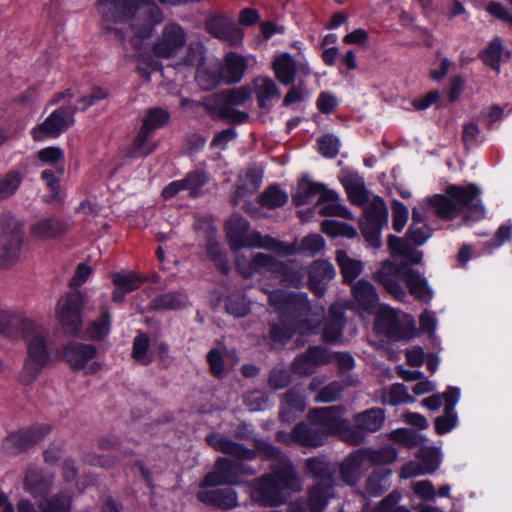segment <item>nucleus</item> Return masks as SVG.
<instances>
[{
  "instance_id": "nucleus-1",
  "label": "nucleus",
  "mask_w": 512,
  "mask_h": 512,
  "mask_svg": "<svg viewBox=\"0 0 512 512\" xmlns=\"http://www.w3.org/2000/svg\"><path fill=\"white\" fill-rule=\"evenodd\" d=\"M98 5L105 19L127 26L128 35L118 28L110 31L123 45L128 38L135 51L142 50L144 41L164 19L161 9L152 0H99Z\"/></svg>"
},
{
  "instance_id": "nucleus-2",
  "label": "nucleus",
  "mask_w": 512,
  "mask_h": 512,
  "mask_svg": "<svg viewBox=\"0 0 512 512\" xmlns=\"http://www.w3.org/2000/svg\"><path fill=\"white\" fill-rule=\"evenodd\" d=\"M303 483L289 459L274 464L269 473L251 483V498L264 507H277L287 502L293 493L302 490Z\"/></svg>"
},
{
  "instance_id": "nucleus-3",
  "label": "nucleus",
  "mask_w": 512,
  "mask_h": 512,
  "mask_svg": "<svg viewBox=\"0 0 512 512\" xmlns=\"http://www.w3.org/2000/svg\"><path fill=\"white\" fill-rule=\"evenodd\" d=\"M27 356L24 360L20 381L30 385L49 364L55 350V342L50 331L36 322L23 337Z\"/></svg>"
},
{
  "instance_id": "nucleus-4",
  "label": "nucleus",
  "mask_w": 512,
  "mask_h": 512,
  "mask_svg": "<svg viewBox=\"0 0 512 512\" xmlns=\"http://www.w3.org/2000/svg\"><path fill=\"white\" fill-rule=\"evenodd\" d=\"M253 90L244 85L237 88L224 89L204 97V108L212 119L224 120L231 124H242L249 121V114L237 110L251 101Z\"/></svg>"
},
{
  "instance_id": "nucleus-5",
  "label": "nucleus",
  "mask_w": 512,
  "mask_h": 512,
  "mask_svg": "<svg viewBox=\"0 0 512 512\" xmlns=\"http://www.w3.org/2000/svg\"><path fill=\"white\" fill-rule=\"evenodd\" d=\"M225 229L229 246L233 251H238L243 247H259L283 250L286 254H293L295 252L293 246H287L270 236H262L257 231L247 234L249 224L243 217L238 215L230 217L226 222Z\"/></svg>"
},
{
  "instance_id": "nucleus-6",
  "label": "nucleus",
  "mask_w": 512,
  "mask_h": 512,
  "mask_svg": "<svg viewBox=\"0 0 512 512\" xmlns=\"http://www.w3.org/2000/svg\"><path fill=\"white\" fill-rule=\"evenodd\" d=\"M23 242V224L13 215H3L0 233V268H10L19 260Z\"/></svg>"
},
{
  "instance_id": "nucleus-7",
  "label": "nucleus",
  "mask_w": 512,
  "mask_h": 512,
  "mask_svg": "<svg viewBox=\"0 0 512 512\" xmlns=\"http://www.w3.org/2000/svg\"><path fill=\"white\" fill-rule=\"evenodd\" d=\"M87 301L88 296L80 290H72L58 301L56 315L65 334H79L82 327V310Z\"/></svg>"
},
{
  "instance_id": "nucleus-8",
  "label": "nucleus",
  "mask_w": 512,
  "mask_h": 512,
  "mask_svg": "<svg viewBox=\"0 0 512 512\" xmlns=\"http://www.w3.org/2000/svg\"><path fill=\"white\" fill-rule=\"evenodd\" d=\"M269 304L279 313L280 321L290 322L298 327L299 320L309 312L306 296L275 290L269 294Z\"/></svg>"
},
{
  "instance_id": "nucleus-9",
  "label": "nucleus",
  "mask_w": 512,
  "mask_h": 512,
  "mask_svg": "<svg viewBox=\"0 0 512 512\" xmlns=\"http://www.w3.org/2000/svg\"><path fill=\"white\" fill-rule=\"evenodd\" d=\"M186 42V32L178 23H166L153 43V55L162 59L175 58L183 50Z\"/></svg>"
},
{
  "instance_id": "nucleus-10",
  "label": "nucleus",
  "mask_w": 512,
  "mask_h": 512,
  "mask_svg": "<svg viewBox=\"0 0 512 512\" xmlns=\"http://www.w3.org/2000/svg\"><path fill=\"white\" fill-rule=\"evenodd\" d=\"M388 210L383 199L375 197L364 209V220L361 222V232L365 240L373 247L381 245L380 231L387 224Z\"/></svg>"
},
{
  "instance_id": "nucleus-11",
  "label": "nucleus",
  "mask_w": 512,
  "mask_h": 512,
  "mask_svg": "<svg viewBox=\"0 0 512 512\" xmlns=\"http://www.w3.org/2000/svg\"><path fill=\"white\" fill-rule=\"evenodd\" d=\"M51 428L46 424H36L26 429L10 433L2 442L6 455H18L42 441Z\"/></svg>"
},
{
  "instance_id": "nucleus-12",
  "label": "nucleus",
  "mask_w": 512,
  "mask_h": 512,
  "mask_svg": "<svg viewBox=\"0 0 512 512\" xmlns=\"http://www.w3.org/2000/svg\"><path fill=\"white\" fill-rule=\"evenodd\" d=\"M376 325L379 330L393 341L410 338L413 330V322L409 319L408 315L390 307L380 309Z\"/></svg>"
},
{
  "instance_id": "nucleus-13",
  "label": "nucleus",
  "mask_w": 512,
  "mask_h": 512,
  "mask_svg": "<svg viewBox=\"0 0 512 512\" xmlns=\"http://www.w3.org/2000/svg\"><path fill=\"white\" fill-rule=\"evenodd\" d=\"M407 265L385 260L381 267L373 274V279L378 282L384 290L398 301H404L407 293L401 285L405 280Z\"/></svg>"
},
{
  "instance_id": "nucleus-14",
  "label": "nucleus",
  "mask_w": 512,
  "mask_h": 512,
  "mask_svg": "<svg viewBox=\"0 0 512 512\" xmlns=\"http://www.w3.org/2000/svg\"><path fill=\"white\" fill-rule=\"evenodd\" d=\"M75 106L60 107L52 112L43 123L32 131L33 139L42 140L44 137H58L75 123Z\"/></svg>"
},
{
  "instance_id": "nucleus-15",
  "label": "nucleus",
  "mask_w": 512,
  "mask_h": 512,
  "mask_svg": "<svg viewBox=\"0 0 512 512\" xmlns=\"http://www.w3.org/2000/svg\"><path fill=\"white\" fill-rule=\"evenodd\" d=\"M343 412L342 406L314 408L309 412L308 419L319 427L327 438L329 435L338 434L339 430L345 427V419L341 416Z\"/></svg>"
},
{
  "instance_id": "nucleus-16",
  "label": "nucleus",
  "mask_w": 512,
  "mask_h": 512,
  "mask_svg": "<svg viewBox=\"0 0 512 512\" xmlns=\"http://www.w3.org/2000/svg\"><path fill=\"white\" fill-rule=\"evenodd\" d=\"M331 362L332 354L326 348L313 346L298 355L292 362L291 368L298 375L309 376L315 372L318 366Z\"/></svg>"
},
{
  "instance_id": "nucleus-17",
  "label": "nucleus",
  "mask_w": 512,
  "mask_h": 512,
  "mask_svg": "<svg viewBox=\"0 0 512 512\" xmlns=\"http://www.w3.org/2000/svg\"><path fill=\"white\" fill-rule=\"evenodd\" d=\"M205 28L208 33L231 46H237L243 39L242 30L228 17L212 15L207 18Z\"/></svg>"
},
{
  "instance_id": "nucleus-18",
  "label": "nucleus",
  "mask_w": 512,
  "mask_h": 512,
  "mask_svg": "<svg viewBox=\"0 0 512 512\" xmlns=\"http://www.w3.org/2000/svg\"><path fill=\"white\" fill-rule=\"evenodd\" d=\"M445 192L454 201L457 214L462 212L464 209L479 212L481 214L483 213V207L478 200L480 190L476 185H449L446 187Z\"/></svg>"
},
{
  "instance_id": "nucleus-19",
  "label": "nucleus",
  "mask_w": 512,
  "mask_h": 512,
  "mask_svg": "<svg viewBox=\"0 0 512 512\" xmlns=\"http://www.w3.org/2000/svg\"><path fill=\"white\" fill-rule=\"evenodd\" d=\"M418 462H410L403 466L402 476L411 477L418 474L433 473L440 463L439 450L432 447H422L417 453Z\"/></svg>"
},
{
  "instance_id": "nucleus-20",
  "label": "nucleus",
  "mask_w": 512,
  "mask_h": 512,
  "mask_svg": "<svg viewBox=\"0 0 512 512\" xmlns=\"http://www.w3.org/2000/svg\"><path fill=\"white\" fill-rule=\"evenodd\" d=\"M23 485L34 497L45 498L51 491L53 476L43 473L40 468L31 464L26 469Z\"/></svg>"
},
{
  "instance_id": "nucleus-21",
  "label": "nucleus",
  "mask_w": 512,
  "mask_h": 512,
  "mask_svg": "<svg viewBox=\"0 0 512 512\" xmlns=\"http://www.w3.org/2000/svg\"><path fill=\"white\" fill-rule=\"evenodd\" d=\"M335 269L327 260H315L308 269V284L316 295H322L325 285L335 277Z\"/></svg>"
},
{
  "instance_id": "nucleus-22",
  "label": "nucleus",
  "mask_w": 512,
  "mask_h": 512,
  "mask_svg": "<svg viewBox=\"0 0 512 512\" xmlns=\"http://www.w3.org/2000/svg\"><path fill=\"white\" fill-rule=\"evenodd\" d=\"M351 293L357 306L367 313H373L378 305L379 296L375 286L365 279L351 284Z\"/></svg>"
},
{
  "instance_id": "nucleus-23",
  "label": "nucleus",
  "mask_w": 512,
  "mask_h": 512,
  "mask_svg": "<svg viewBox=\"0 0 512 512\" xmlns=\"http://www.w3.org/2000/svg\"><path fill=\"white\" fill-rule=\"evenodd\" d=\"M207 442L215 450L235 457L236 459L252 460L256 457V451L246 448L243 444L229 440L218 434H210L206 438Z\"/></svg>"
},
{
  "instance_id": "nucleus-24",
  "label": "nucleus",
  "mask_w": 512,
  "mask_h": 512,
  "mask_svg": "<svg viewBox=\"0 0 512 512\" xmlns=\"http://www.w3.org/2000/svg\"><path fill=\"white\" fill-rule=\"evenodd\" d=\"M246 69V58L237 53L230 52L226 55L224 63L219 70L220 78L225 84H236L241 81Z\"/></svg>"
},
{
  "instance_id": "nucleus-25",
  "label": "nucleus",
  "mask_w": 512,
  "mask_h": 512,
  "mask_svg": "<svg viewBox=\"0 0 512 512\" xmlns=\"http://www.w3.org/2000/svg\"><path fill=\"white\" fill-rule=\"evenodd\" d=\"M196 497L206 505L224 510L232 509L238 505L237 494L230 488L200 491Z\"/></svg>"
},
{
  "instance_id": "nucleus-26",
  "label": "nucleus",
  "mask_w": 512,
  "mask_h": 512,
  "mask_svg": "<svg viewBox=\"0 0 512 512\" xmlns=\"http://www.w3.org/2000/svg\"><path fill=\"white\" fill-rule=\"evenodd\" d=\"M97 349L92 344L72 342L64 350V358L74 370L84 368L85 364L96 356Z\"/></svg>"
},
{
  "instance_id": "nucleus-27",
  "label": "nucleus",
  "mask_w": 512,
  "mask_h": 512,
  "mask_svg": "<svg viewBox=\"0 0 512 512\" xmlns=\"http://www.w3.org/2000/svg\"><path fill=\"white\" fill-rule=\"evenodd\" d=\"M67 230L68 225L64 221L48 217L34 223L31 227V234L38 239L50 240L62 237Z\"/></svg>"
},
{
  "instance_id": "nucleus-28",
  "label": "nucleus",
  "mask_w": 512,
  "mask_h": 512,
  "mask_svg": "<svg viewBox=\"0 0 512 512\" xmlns=\"http://www.w3.org/2000/svg\"><path fill=\"white\" fill-rule=\"evenodd\" d=\"M404 282L409 294L416 300L428 303L432 299L433 292L427 280L417 270L407 267Z\"/></svg>"
},
{
  "instance_id": "nucleus-29",
  "label": "nucleus",
  "mask_w": 512,
  "mask_h": 512,
  "mask_svg": "<svg viewBox=\"0 0 512 512\" xmlns=\"http://www.w3.org/2000/svg\"><path fill=\"white\" fill-rule=\"evenodd\" d=\"M305 468L321 484H336V467L320 457L309 458Z\"/></svg>"
},
{
  "instance_id": "nucleus-30",
  "label": "nucleus",
  "mask_w": 512,
  "mask_h": 512,
  "mask_svg": "<svg viewBox=\"0 0 512 512\" xmlns=\"http://www.w3.org/2000/svg\"><path fill=\"white\" fill-rule=\"evenodd\" d=\"M388 247L393 256H400L404 260L398 264H405L407 267L413 264H419L422 260V253L416 250L405 239L390 235L388 238Z\"/></svg>"
},
{
  "instance_id": "nucleus-31",
  "label": "nucleus",
  "mask_w": 512,
  "mask_h": 512,
  "mask_svg": "<svg viewBox=\"0 0 512 512\" xmlns=\"http://www.w3.org/2000/svg\"><path fill=\"white\" fill-rule=\"evenodd\" d=\"M344 312L340 306L332 305L324 323L322 339L326 343H334L342 336Z\"/></svg>"
},
{
  "instance_id": "nucleus-32",
  "label": "nucleus",
  "mask_w": 512,
  "mask_h": 512,
  "mask_svg": "<svg viewBox=\"0 0 512 512\" xmlns=\"http://www.w3.org/2000/svg\"><path fill=\"white\" fill-rule=\"evenodd\" d=\"M292 436L296 442L307 447L321 446L326 439L319 427L311 422L297 424L292 431Z\"/></svg>"
},
{
  "instance_id": "nucleus-33",
  "label": "nucleus",
  "mask_w": 512,
  "mask_h": 512,
  "mask_svg": "<svg viewBox=\"0 0 512 512\" xmlns=\"http://www.w3.org/2000/svg\"><path fill=\"white\" fill-rule=\"evenodd\" d=\"M252 84V90L255 92L259 107L268 111L267 101L280 98V89L271 78L266 76L256 77L253 79Z\"/></svg>"
},
{
  "instance_id": "nucleus-34",
  "label": "nucleus",
  "mask_w": 512,
  "mask_h": 512,
  "mask_svg": "<svg viewBox=\"0 0 512 512\" xmlns=\"http://www.w3.org/2000/svg\"><path fill=\"white\" fill-rule=\"evenodd\" d=\"M241 261L242 258H238L236 260V267L240 274L245 278H249L253 272L260 274L270 272L274 274L279 263V260L264 253H257L249 263V268L242 269Z\"/></svg>"
},
{
  "instance_id": "nucleus-35",
  "label": "nucleus",
  "mask_w": 512,
  "mask_h": 512,
  "mask_svg": "<svg viewBox=\"0 0 512 512\" xmlns=\"http://www.w3.org/2000/svg\"><path fill=\"white\" fill-rule=\"evenodd\" d=\"M35 323L36 321L24 317L21 314L8 311L6 321H4L2 335L10 339H23Z\"/></svg>"
},
{
  "instance_id": "nucleus-36",
  "label": "nucleus",
  "mask_w": 512,
  "mask_h": 512,
  "mask_svg": "<svg viewBox=\"0 0 512 512\" xmlns=\"http://www.w3.org/2000/svg\"><path fill=\"white\" fill-rule=\"evenodd\" d=\"M365 462L360 449L350 454L339 468L342 481L350 486L355 485L359 479L361 467Z\"/></svg>"
},
{
  "instance_id": "nucleus-37",
  "label": "nucleus",
  "mask_w": 512,
  "mask_h": 512,
  "mask_svg": "<svg viewBox=\"0 0 512 512\" xmlns=\"http://www.w3.org/2000/svg\"><path fill=\"white\" fill-rule=\"evenodd\" d=\"M335 259L340 268L343 282L349 285L353 284L355 279L362 273L363 262L350 257L345 250H337Z\"/></svg>"
},
{
  "instance_id": "nucleus-38",
  "label": "nucleus",
  "mask_w": 512,
  "mask_h": 512,
  "mask_svg": "<svg viewBox=\"0 0 512 512\" xmlns=\"http://www.w3.org/2000/svg\"><path fill=\"white\" fill-rule=\"evenodd\" d=\"M335 484L314 483L308 489V501L312 512H323L329 500L334 497Z\"/></svg>"
},
{
  "instance_id": "nucleus-39",
  "label": "nucleus",
  "mask_w": 512,
  "mask_h": 512,
  "mask_svg": "<svg viewBox=\"0 0 512 512\" xmlns=\"http://www.w3.org/2000/svg\"><path fill=\"white\" fill-rule=\"evenodd\" d=\"M385 420L384 411L380 408H372L354 416L355 426L361 431L373 433L378 431Z\"/></svg>"
},
{
  "instance_id": "nucleus-40",
  "label": "nucleus",
  "mask_w": 512,
  "mask_h": 512,
  "mask_svg": "<svg viewBox=\"0 0 512 512\" xmlns=\"http://www.w3.org/2000/svg\"><path fill=\"white\" fill-rule=\"evenodd\" d=\"M149 136L150 133L141 127L132 144L125 150L124 157L139 158L151 154L156 149L157 144Z\"/></svg>"
},
{
  "instance_id": "nucleus-41",
  "label": "nucleus",
  "mask_w": 512,
  "mask_h": 512,
  "mask_svg": "<svg viewBox=\"0 0 512 512\" xmlns=\"http://www.w3.org/2000/svg\"><path fill=\"white\" fill-rule=\"evenodd\" d=\"M276 78L283 85H291L297 74V63L289 54H282L273 62Z\"/></svg>"
},
{
  "instance_id": "nucleus-42",
  "label": "nucleus",
  "mask_w": 512,
  "mask_h": 512,
  "mask_svg": "<svg viewBox=\"0 0 512 512\" xmlns=\"http://www.w3.org/2000/svg\"><path fill=\"white\" fill-rule=\"evenodd\" d=\"M215 468L222 477V482L227 485H235L239 481V475L243 473L254 474V471H246L243 464L230 460L228 458H219L215 463Z\"/></svg>"
},
{
  "instance_id": "nucleus-43",
  "label": "nucleus",
  "mask_w": 512,
  "mask_h": 512,
  "mask_svg": "<svg viewBox=\"0 0 512 512\" xmlns=\"http://www.w3.org/2000/svg\"><path fill=\"white\" fill-rule=\"evenodd\" d=\"M286 286L299 287L304 278V271L294 261H279L274 273Z\"/></svg>"
},
{
  "instance_id": "nucleus-44",
  "label": "nucleus",
  "mask_w": 512,
  "mask_h": 512,
  "mask_svg": "<svg viewBox=\"0 0 512 512\" xmlns=\"http://www.w3.org/2000/svg\"><path fill=\"white\" fill-rule=\"evenodd\" d=\"M187 296L182 292H168L154 297L150 309L155 311L177 310L185 307Z\"/></svg>"
},
{
  "instance_id": "nucleus-45",
  "label": "nucleus",
  "mask_w": 512,
  "mask_h": 512,
  "mask_svg": "<svg viewBox=\"0 0 512 512\" xmlns=\"http://www.w3.org/2000/svg\"><path fill=\"white\" fill-rule=\"evenodd\" d=\"M111 315L107 307H101L100 316L92 321L85 330V336L91 340L101 341L110 331Z\"/></svg>"
},
{
  "instance_id": "nucleus-46",
  "label": "nucleus",
  "mask_w": 512,
  "mask_h": 512,
  "mask_svg": "<svg viewBox=\"0 0 512 512\" xmlns=\"http://www.w3.org/2000/svg\"><path fill=\"white\" fill-rule=\"evenodd\" d=\"M428 203L434 208L435 214L443 220H452L458 215L454 201L446 193L430 197Z\"/></svg>"
},
{
  "instance_id": "nucleus-47",
  "label": "nucleus",
  "mask_w": 512,
  "mask_h": 512,
  "mask_svg": "<svg viewBox=\"0 0 512 512\" xmlns=\"http://www.w3.org/2000/svg\"><path fill=\"white\" fill-rule=\"evenodd\" d=\"M322 190V184L311 182L303 178L298 183L297 191L292 196V201L296 206H303L305 204H308Z\"/></svg>"
},
{
  "instance_id": "nucleus-48",
  "label": "nucleus",
  "mask_w": 512,
  "mask_h": 512,
  "mask_svg": "<svg viewBox=\"0 0 512 512\" xmlns=\"http://www.w3.org/2000/svg\"><path fill=\"white\" fill-rule=\"evenodd\" d=\"M263 178V170L255 165L247 168L243 184L238 186L235 194L236 197H244L258 190Z\"/></svg>"
},
{
  "instance_id": "nucleus-49",
  "label": "nucleus",
  "mask_w": 512,
  "mask_h": 512,
  "mask_svg": "<svg viewBox=\"0 0 512 512\" xmlns=\"http://www.w3.org/2000/svg\"><path fill=\"white\" fill-rule=\"evenodd\" d=\"M72 497L68 493L60 492L51 497H45L38 504L41 512H70Z\"/></svg>"
},
{
  "instance_id": "nucleus-50",
  "label": "nucleus",
  "mask_w": 512,
  "mask_h": 512,
  "mask_svg": "<svg viewBox=\"0 0 512 512\" xmlns=\"http://www.w3.org/2000/svg\"><path fill=\"white\" fill-rule=\"evenodd\" d=\"M287 200V194L277 185L269 186L258 196V203L268 209L281 207L287 202Z\"/></svg>"
},
{
  "instance_id": "nucleus-51",
  "label": "nucleus",
  "mask_w": 512,
  "mask_h": 512,
  "mask_svg": "<svg viewBox=\"0 0 512 512\" xmlns=\"http://www.w3.org/2000/svg\"><path fill=\"white\" fill-rule=\"evenodd\" d=\"M23 180L21 172L12 170L0 176V201L13 196Z\"/></svg>"
},
{
  "instance_id": "nucleus-52",
  "label": "nucleus",
  "mask_w": 512,
  "mask_h": 512,
  "mask_svg": "<svg viewBox=\"0 0 512 512\" xmlns=\"http://www.w3.org/2000/svg\"><path fill=\"white\" fill-rule=\"evenodd\" d=\"M348 197L353 204L363 205L368 199V194L363 182L357 177H347L343 180Z\"/></svg>"
},
{
  "instance_id": "nucleus-53",
  "label": "nucleus",
  "mask_w": 512,
  "mask_h": 512,
  "mask_svg": "<svg viewBox=\"0 0 512 512\" xmlns=\"http://www.w3.org/2000/svg\"><path fill=\"white\" fill-rule=\"evenodd\" d=\"M366 462L371 464H390L397 458V451L391 446L379 450L360 449Z\"/></svg>"
},
{
  "instance_id": "nucleus-54",
  "label": "nucleus",
  "mask_w": 512,
  "mask_h": 512,
  "mask_svg": "<svg viewBox=\"0 0 512 512\" xmlns=\"http://www.w3.org/2000/svg\"><path fill=\"white\" fill-rule=\"evenodd\" d=\"M390 439L409 449L422 445L425 438L411 429H398L390 433Z\"/></svg>"
},
{
  "instance_id": "nucleus-55",
  "label": "nucleus",
  "mask_w": 512,
  "mask_h": 512,
  "mask_svg": "<svg viewBox=\"0 0 512 512\" xmlns=\"http://www.w3.org/2000/svg\"><path fill=\"white\" fill-rule=\"evenodd\" d=\"M322 231L332 237L343 236L347 238H354L357 236V231L351 225L335 220H324L321 224Z\"/></svg>"
},
{
  "instance_id": "nucleus-56",
  "label": "nucleus",
  "mask_w": 512,
  "mask_h": 512,
  "mask_svg": "<svg viewBox=\"0 0 512 512\" xmlns=\"http://www.w3.org/2000/svg\"><path fill=\"white\" fill-rule=\"evenodd\" d=\"M297 328V326L286 321H280V324L271 323L269 337L276 343L284 344L293 337Z\"/></svg>"
},
{
  "instance_id": "nucleus-57",
  "label": "nucleus",
  "mask_w": 512,
  "mask_h": 512,
  "mask_svg": "<svg viewBox=\"0 0 512 512\" xmlns=\"http://www.w3.org/2000/svg\"><path fill=\"white\" fill-rule=\"evenodd\" d=\"M390 474L389 470L379 469L369 475L366 480L365 491L370 496H378L386 490L385 481Z\"/></svg>"
},
{
  "instance_id": "nucleus-58",
  "label": "nucleus",
  "mask_w": 512,
  "mask_h": 512,
  "mask_svg": "<svg viewBox=\"0 0 512 512\" xmlns=\"http://www.w3.org/2000/svg\"><path fill=\"white\" fill-rule=\"evenodd\" d=\"M148 348L149 336L146 333H139L133 342V359L142 365H148L151 363L152 357L148 353Z\"/></svg>"
},
{
  "instance_id": "nucleus-59",
  "label": "nucleus",
  "mask_w": 512,
  "mask_h": 512,
  "mask_svg": "<svg viewBox=\"0 0 512 512\" xmlns=\"http://www.w3.org/2000/svg\"><path fill=\"white\" fill-rule=\"evenodd\" d=\"M169 117L170 116L167 111L161 108H151L148 110L141 127L151 134L154 130L166 125Z\"/></svg>"
},
{
  "instance_id": "nucleus-60",
  "label": "nucleus",
  "mask_w": 512,
  "mask_h": 512,
  "mask_svg": "<svg viewBox=\"0 0 512 512\" xmlns=\"http://www.w3.org/2000/svg\"><path fill=\"white\" fill-rule=\"evenodd\" d=\"M502 55V44L499 39H494L482 52L481 58L491 69L499 70V61Z\"/></svg>"
},
{
  "instance_id": "nucleus-61",
  "label": "nucleus",
  "mask_w": 512,
  "mask_h": 512,
  "mask_svg": "<svg viewBox=\"0 0 512 512\" xmlns=\"http://www.w3.org/2000/svg\"><path fill=\"white\" fill-rule=\"evenodd\" d=\"M207 255L211 260L215 262V265L223 274L229 273L230 267L227 258L222 253L221 247L217 241H214L212 239L208 240Z\"/></svg>"
},
{
  "instance_id": "nucleus-62",
  "label": "nucleus",
  "mask_w": 512,
  "mask_h": 512,
  "mask_svg": "<svg viewBox=\"0 0 512 512\" xmlns=\"http://www.w3.org/2000/svg\"><path fill=\"white\" fill-rule=\"evenodd\" d=\"M400 498V492L396 490L391 492L380 501L374 512H411L408 508L399 505Z\"/></svg>"
},
{
  "instance_id": "nucleus-63",
  "label": "nucleus",
  "mask_w": 512,
  "mask_h": 512,
  "mask_svg": "<svg viewBox=\"0 0 512 512\" xmlns=\"http://www.w3.org/2000/svg\"><path fill=\"white\" fill-rule=\"evenodd\" d=\"M206 359L211 374L214 377L222 378L225 375L224 352L220 349H211Z\"/></svg>"
},
{
  "instance_id": "nucleus-64",
  "label": "nucleus",
  "mask_w": 512,
  "mask_h": 512,
  "mask_svg": "<svg viewBox=\"0 0 512 512\" xmlns=\"http://www.w3.org/2000/svg\"><path fill=\"white\" fill-rule=\"evenodd\" d=\"M113 283L116 287L123 288L126 292H131L138 289L143 283V280L132 273H116L113 275Z\"/></svg>"
}]
</instances>
